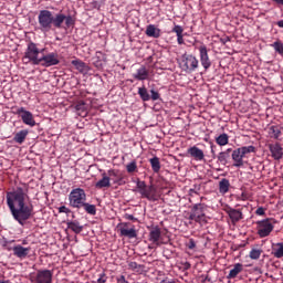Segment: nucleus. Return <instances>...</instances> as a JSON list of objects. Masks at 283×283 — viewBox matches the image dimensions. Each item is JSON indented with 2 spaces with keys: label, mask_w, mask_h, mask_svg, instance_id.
Listing matches in <instances>:
<instances>
[{
  "label": "nucleus",
  "mask_w": 283,
  "mask_h": 283,
  "mask_svg": "<svg viewBox=\"0 0 283 283\" xmlns=\"http://www.w3.org/2000/svg\"><path fill=\"white\" fill-rule=\"evenodd\" d=\"M30 196H28V187H17L12 191L7 192V207L10 213L20 223L21 227L25 226V222L34 216V207L28 205Z\"/></svg>",
  "instance_id": "obj_1"
},
{
  "label": "nucleus",
  "mask_w": 283,
  "mask_h": 283,
  "mask_svg": "<svg viewBox=\"0 0 283 283\" xmlns=\"http://www.w3.org/2000/svg\"><path fill=\"white\" fill-rule=\"evenodd\" d=\"M43 52H45V49H39L36 43L29 42L22 61L25 65H28V63H31V65H41V56H39V54H43Z\"/></svg>",
  "instance_id": "obj_2"
},
{
  "label": "nucleus",
  "mask_w": 283,
  "mask_h": 283,
  "mask_svg": "<svg viewBox=\"0 0 283 283\" xmlns=\"http://www.w3.org/2000/svg\"><path fill=\"white\" fill-rule=\"evenodd\" d=\"M76 20L72 14L65 15V13L59 12L53 15V28H55V30H70V28H74Z\"/></svg>",
  "instance_id": "obj_3"
},
{
  "label": "nucleus",
  "mask_w": 283,
  "mask_h": 283,
  "mask_svg": "<svg viewBox=\"0 0 283 283\" xmlns=\"http://www.w3.org/2000/svg\"><path fill=\"white\" fill-rule=\"evenodd\" d=\"M54 13L50 10H40L38 14V24L41 32H51L53 28Z\"/></svg>",
  "instance_id": "obj_4"
},
{
  "label": "nucleus",
  "mask_w": 283,
  "mask_h": 283,
  "mask_svg": "<svg viewBox=\"0 0 283 283\" xmlns=\"http://www.w3.org/2000/svg\"><path fill=\"white\" fill-rule=\"evenodd\" d=\"M138 193H140L142 198H146L150 202H156L158 198L156 197V187L154 185L147 186L145 181H140L137 179L136 181V189Z\"/></svg>",
  "instance_id": "obj_5"
},
{
  "label": "nucleus",
  "mask_w": 283,
  "mask_h": 283,
  "mask_svg": "<svg viewBox=\"0 0 283 283\" xmlns=\"http://www.w3.org/2000/svg\"><path fill=\"white\" fill-rule=\"evenodd\" d=\"M85 200H87V195L82 188H75L69 195L70 207L73 209H82Z\"/></svg>",
  "instance_id": "obj_6"
},
{
  "label": "nucleus",
  "mask_w": 283,
  "mask_h": 283,
  "mask_svg": "<svg viewBox=\"0 0 283 283\" xmlns=\"http://www.w3.org/2000/svg\"><path fill=\"white\" fill-rule=\"evenodd\" d=\"M198 65H199V62L195 55L185 53L181 56V70L184 72L191 74V72H196V69L198 67Z\"/></svg>",
  "instance_id": "obj_7"
},
{
  "label": "nucleus",
  "mask_w": 283,
  "mask_h": 283,
  "mask_svg": "<svg viewBox=\"0 0 283 283\" xmlns=\"http://www.w3.org/2000/svg\"><path fill=\"white\" fill-rule=\"evenodd\" d=\"M54 277V271L52 270H38L35 273V276H33L32 282L35 283H52V280Z\"/></svg>",
  "instance_id": "obj_8"
},
{
  "label": "nucleus",
  "mask_w": 283,
  "mask_h": 283,
  "mask_svg": "<svg viewBox=\"0 0 283 283\" xmlns=\"http://www.w3.org/2000/svg\"><path fill=\"white\" fill-rule=\"evenodd\" d=\"M59 63H61L59 61V53H42V56H40V65H42V67H52L54 65H59Z\"/></svg>",
  "instance_id": "obj_9"
},
{
  "label": "nucleus",
  "mask_w": 283,
  "mask_h": 283,
  "mask_svg": "<svg viewBox=\"0 0 283 283\" xmlns=\"http://www.w3.org/2000/svg\"><path fill=\"white\" fill-rule=\"evenodd\" d=\"M188 220L193 222H205V206L202 203H197L190 210Z\"/></svg>",
  "instance_id": "obj_10"
},
{
  "label": "nucleus",
  "mask_w": 283,
  "mask_h": 283,
  "mask_svg": "<svg viewBox=\"0 0 283 283\" xmlns=\"http://www.w3.org/2000/svg\"><path fill=\"white\" fill-rule=\"evenodd\" d=\"M199 50V59H200V63L203 67V70H209V67H211V59H209V49H207V45H200L198 48Z\"/></svg>",
  "instance_id": "obj_11"
},
{
  "label": "nucleus",
  "mask_w": 283,
  "mask_h": 283,
  "mask_svg": "<svg viewBox=\"0 0 283 283\" xmlns=\"http://www.w3.org/2000/svg\"><path fill=\"white\" fill-rule=\"evenodd\" d=\"M17 114L22 118V123L24 125H29V127H34L36 125V120H34V115L30 111H25L23 107L18 108Z\"/></svg>",
  "instance_id": "obj_12"
},
{
  "label": "nucleus",
  "mask_w": 283,
  "mask_h": 283,
  "mask_svg": "<svg viewBox=\"0 0 283 283\" xmlns=\"http://www.w3.org/2000/svg\"><path fill=\"white\" fill-rule=\"evenodd\" d=\"M271 231H273V223H271L270 219H264L259 222V235L260 238H266L271 235Z\"/></svg>",
  "instance_id": "obj_13"
},
{
  "label": "nucleus",
  "mask_w": 283,
  "mask_h": 283,
  "mask_svg": "<svg viewBox=\"0 0 283 283\" xmlns=\"http://www.w3.org/2000/svg\"><path fill=\"white\" fill-rule=\"evenodd\" d=\"M163 238V231H160V228L158 226L153 227L148 234L149 242H153V244H156V247H160L163 242L160 239Z\"/></svg>",
  "instance_id": "obj_14"
},
{
  "label": "nucleus",
  "mask_w": 283,
  "mask_h": 283,
  "mask_svg": "<svg viewBox=\"0 0 283 283\" xmlns=\"http://www.w3.org/2000/svg\"><path fill=\"white\" fill-rule=\"evenodd\" d=\"M269 149H270V151L272 154V158H274V160H282L283 148H282V145H280V143L270 144Z\"/></svg>",
  "instance_id": "obj_15"
},
{
  "label": "nucleus",
  "mask_w": 283,
  "mask_h": 283,
  "mask_svg": "<svg viewBox=\"0 0 283 283\" xmlns=\"http://www.w3.org/2000/svg\"><path fill=\"white\" fill-rule=\"evenodd\" d=\"M244 155H242V150L237 148L232 151V160L234 161L233 167L240 168L244 166Z\"/></svg>",
  "instance_id": "obj_16"
},
{
  "label": "nucleus",
  "mask_w": 283,
  "mask_h": 283,
  "mask_svg": "<svg viewBox=\"0 0 283 283\" xmlns=\"http://www.w3.org/2000/svg\"><path fill=\"white\" fill-rule=\"evenodd\" d=\"M133 78H135L136 81H147V78H149V71L145 65H143L137 69L135 74H133Z\"/></svg>",
  "instance_id": "obj_17"
},
{
  "label": "nucleus",
  "mask_w": 283,
  "mask_h": 283,
  "mask_svg": "<svg viewBox=\"0 0 283 283\" xmlns=\"http://www.w3.org/2000/svg\"><path fill=\"white\" fill-rule=\"evenodd\" d=\"M146 36L150 39H160L161 31L159 28H156L154 24H148L145 31Z\"/></svg>",
  "instance_id": "obj_18"
},
{
  "label": "nucleus",
  "mask_w": 283,
  "mask_h": 283,
  "mask_svg": "<svg viewBox=\"0 0 283 283\" xmlns=\"http://www.w3.org/2000/svg\"><path fill=\"white\" fill-rule=\"evenodd\" d=\"M188 154L189 156H191V158L200 161V160H205V151H202V149L198 148L197 146H192L188 149Z\"/></svg>",
  "instance_id": "obj_19"
},
{
  "label": "nucleus",
  "mask_w": 283,
  "mask_h": 283,
  "mask_svg": "<svg viewBox=\"0 0 283 283\" xmlns=\"http://www.w3.org/2000/svg\"><path fill=\"white\" fill-rule=\"evenodd\" d=\"M226 213H228L231 222L235 223V222H240V220H242V211L238 210V209H233V208H228L226 210Z\"/></svg>",
  "instance_id": "obj_20"
},
{
  "label": "nucleus",
  "mask_w": 283,
  "mask_h": 283,
  "mask_svg": "<svg viewBox=\"0 0 283 283\" xmlns=\"http://www.w3.org/2000/svg\"><path fill=\"white\" fill-rule=\"evenodd\" d=\"M107 178H109V182H113V185H120V181L123 178L118 174V170L116 169H109L106 174Z\"/></svg>",
  "instance_id": "obj_21"
},
{
  "label": "nucleus",
  "mask_w": 283,
  "mask_h": 283,
  "mask_svg": "<svg viewBox=\"0 0 283 283\" xmlns=\"http://www.w3.org/2000/svg\"><path fill=\"white\" fill-rule=\"evenodd\" d=\"M30 253V248H24L22 245H15L13 247V255L15 258H28V254Z\"/></svg>",
  "instance_id": "obj_22"
},
{
  "label": "nucleus",
  "mask_w": 283,
  "mask_h": 283,
  "mask_svg": "<svg viewBox=\"0 0 283 283\" xmlns=\"http://www.w3.org/2000/svg\"><path fill=\"white\" fill-rule=\"evenodd\" d=\"M120 235L123 238H128L129 240H133V238H138V233L136 232V228H120L119 229Z\"/></svg>",
  "instance_id": "obj_23"
},
{
  "label": "nucleus",
  "mask_w": 283,
  "mask_h": 283,
  "mask_svg": "<svg viewBox=\"0 0 283 283\" xmlns=\"http://www.w3.org/2000/svg\"><path fill=\"white\" fill-rule=\"evenodd\" d=\"M231 151H233V149L228 148L227 150L219 153L217 158L221 165L224 166L227 163H229V158H231Z\"/></svg>",
  "instance_id": "obj_24"
},
{
  "label": "nucleus",
  "mask_w": 283,
  "mask_h": 283,
  "mask_svg": "<svg viewBox=\"0 0 283 283\" xmlns=\"http://www.w3.org/2000/svg\"><path fill=\"white\" fill-rule=\"evenodd\" d=\"M71 63L81 74H87L90 69L87 67V64H85V62L81 60H73Z\"/></svg>",
  "instance_id": "obj_25"
},
{
  "label": "nucleus",
  "mask_w": 283,
  "mask_h": 283,
  "mask_svg": "<svg viewBox=\"0 0 283 283\" xmlns=\"http://www.w3.org/2000/svg\"><path fill=\"white\" fill-rule=\"evenodd\" d=\"M103 178L99 179L96 184H95V188L96 189H105L108 187H112V182H109V178L107 177V174H102Z\"/></svg>",
  "instance_id": "obj_26"
},
{
  "label": "nucleus",
  "mask_w": 283,
  "mask_h": 283,
  "mask_svg": "<svg viewBox=\"0 0 283 283\" xmlns=\"http://www.w3.org/2000/svg\"><path fill=\"white\" fill-rule=\"evenodd\" d=\"M66 227H67V229L73 231V233H76V234H78V233H81V231H83V226H81V223L77 220L67 221Z\"/></svg>",
  "instance_id": "obj_27"
},
{
  "label": "nucleus",
  "mask_w": 283,
  "mask_h": 283,
  "mask_svg": "<svg viewBox=\"0 0 283 283\" xmlns=\"http://www.w3.org/2000/svg\"><path fill=\"white\" fill-rule=\"evenodd\" d=\"M230 187H231V182L229 181V179L222 178L219 181V193H222V196H224V193H229Z\"/></svg>",
  "instance_id": "obj_28"
},
{
  "label": "nucleus",
  "mask_w": 283,
  "mask_h": 283,
  "mask_svg": "<svg viewBox=\"0 0 283 283\" xmlns=\"http://www.w3.org/2000/svg\"><path fill=\"white\" fill-rule=\"evenodd\" d=\"M270 138H274V140H279L282 136V130L280 129V126H270L268 132Z\"/></svg>",
  "instance_id": "obj_29"
},
{
  "label": "nucleus",
  "mask_w": 283,
  "mask_h": 283,
  "mask_svg": "<svg viewBox=\"0 0 283 283\" xmlns=\"http://www.w3.org/2000/svg\"><path fill=\"white\" fill-rule=\"evenodd\" d=\"M25 138H28V130L22 129L15 133L13 140L14 143H18V145H23V143H25Z\"/></svg>",
  "instance_id": "obj_30"
},
{
  "label": "nucleus",
  "mask_w": 283,
  "mask_h": 283,
  "mask_svg": "<svg viewBox=\"0 0 283 283\" xmlns=\"http://www.w3.org/2000/svg\"><path fill=\"white\" fill-rule=\"evenodd\" d=\"M137 94L139 95V98L144 103H147L148 101H151V96L149 95V91H147V87H145V86L139 87Z\"/></svg>",
  "instance_id": "obj_31"
},
{
  "label": "nucleus",
  "mask_w": 283,
  "mask_h": 283,
  "mask_svg": "<svg viewBox=\"0 0 283 283\" xmlns=\"http://www.w3.org/2000/svg\"><path fill=\"white\" fill-rule=\"evenodd\" d=\"M242 273V264L241 263H235L233 269L230 270V273L228 274V280H233L238 277V275Z\"/></svg>",
  "instance_id": "obj_32"
},
{
  "label": "nucleus",
  "mask_w": 283,
  "mask_h": 283,
  "mask_svg": "<svg viewBox=\"0 0 283 283\" xmlns=\"http://www.w3.org/2000/svg\"><path fill=\"white\" fill-rule=\"evenodd\" d=\"M150 163V167L154 171V174H159L160 172V158H158L157 156L153 157L149 159Z\"/></svg>",
  "instance_id": "obj_33"
},
{
  "label": "nucleus",
  "mask_w": 283,
  "mask_h": 283,
  "mask_svg": "<svg viewBox=\"0 0 283 283\" xmlns=\"http://www.w3.org/2000/svg\"><path fill=\"white\" fill-rule=\"evenodd\" d=\"M272 255H274V258H283V243H276L273 245L272 248Z\"/></svg>",
  "instance_id": "obj_34"
},
{
  "label": "nucleus",
  "mask_w": 283,
  "mask_h": 283,
  "mask_svg": "<svg viewBox=\"0 0 283 283\" xmlns=\"http://www.w3.org/2000/svg\"><path fill=\"white\" fill-rule=\"evenodd\" d=\"M216 143H217V145H220V147H224V145L229 144V135H227V133L219 135L216 138Z\"/></svg>",
  "instance_id": "obj_35"
},
{
  "label": "nucleus",
  "mask_w": 283,
  "mask_h": 283,
  "mask_svg": "<svg viewBox=\"0 0 283 283\" xmlns=\"http://www.w3.org/2000/svg\"><path fill=\"white\" fill-rule=\"evenodd\" d=\"M82 207H83L84 211H86V213H88V216H96V206L95 205L84 201V205Z\"/></svg>",
  "instance_id": "obj_36"
},
{
  "label": "nucleus",
  "mask_w": 283,
  "mask_h": 283,
  "mask_svg": "<svg viewBox=\"0 0 283 283\" xmlns=\"http://www.w3.org/2000/svg\"><path fill=\"white\" fill-rule=\"evenodd\" d=\"M75 109L76 112L80 113V116H86L87 115V111H86V107H85V102H80L75 105Z\"/></svg>",
  "instance_id": "obj_37"
},
{
  "label": "nucleus",
  "mask_w": 283,
  "mask_h": 283,
  "mask_svg": "<svg viewBox=\"0 0 283 283\" xmlns=\"http://www.w3.org/2000/svg\"><path fill=\"white\" fill-rule=\"evenodd\" d=\"M241 150V154L243 155V158L247 154H255V147L254 146H243L239 148Z\"/></svg>",
  "instance_id": "obj_38"
},
{
  "label": "nucleus",
  "mask_w": 283,
  "mask_h": 283,
  "mask_svg": "<svg viewBox=\"0 0 283 283\" xmlns=\"http://www.w3.org/2000/svg\"><path fill=\"white\" fill-rule=\"evenodd\" d=\"M260 255H262V250H260V249H252L250 251L251 260H260Z\"/></svg>",
  "instance_id": "obj_39"
},
{
  "label": "nucleus",
  "mask_w": 283,
  "mask_h": 283,
  "mask_svg": "<svg viewBox=\"0 0 283 283\" xmlns=\"http://www.w3.org/2000/svg\"><path fill=\"white\" fill-rule=\"evenodd\" d=\"M150 101H163L160 93L154 88L150 90Z\"/></svg>",
  "instance_id": "obj_40"
},
{
  "label": "nucleus",
  "mask_w": 283,
  "mask_h": 283,
  "mask_svg": "<svg viewBox=\"0 0 283 283\" xmlns=\"http://www.w3.org/2000/svg\"><path fill=\"white\" fill-rule=\"evenodd\" d=\"M136 169H138V166L136 165V161H130L127 166H126V171L128 174H134V171H136Z\"/></svg>",
  "instance_id": "obj_41"
},
{
  "label": "nucleus",
  "mask_w": 283,
  "mask_h": 283,
  "mask_svg": "<svg viewBox=\"0 0 283 283\" xmlns=\"http://www.w3.org/2000/svg\"><path fill=\"white\" fill-rule=\"evenodd\" d=\"M272 48H274L275 52L279 54H283V43L280 41H276L272 44Z\"/></svg>",
  "instance_id": "obj_42"
},
{
  "label": "nucleus",
  "mask_w": 283,
  "mask_h": 283,
  "mask_svg": "<svg viewBox=\"0 0 283 283\" xmlns=\"http://www.w3.org/2000/svg\"><path fill=\"white\" fill-rule=\"evenodd\" d=\"M172 32H175L177 36H182V32H185V29L177 24L174 27Z\"/></svg>",
  "instance_id": "obj_43"
},
{
  "label": "nucleus",
  "mask_w": 283,
  "mask_h": 283,
  "mask_svg": "<svg viewBox=\"0 0 283 283\" xmlns=\"http://www.w3.org/2000/svg\"><path fill=\"white\" fill-rule=\"evenodd\" d=\"M59 213H66V216H69V213H72V210L65 206H61L59 208Z\"/></svg>",
  "instance_id": "obj_44"
},
{
  "label": "nucleus",
  "mask_w": 283,
  "mask_h": 283,
  "mask_svg": "<svg viewBox=\"0 0 283 283\" xmlns=\"http://www.w3.org/2000/svg\"><path fill=\"white\" fill-rule=\"evenodd\" d=\"M190 193H200V185H193V188L190 189Z\"/></svg>",
  "instance_id": "obj_45"
},
{
  "label": "nucleus",
  "mask_w": 283,
  "mask_h": 283,
  "mask_svg": "<svg viewBox=\"0 0 283 283\" xmlns=\"http://www.w3.org/2000/svg\"><path fill=\"white\" fill-rule=\"evenodd\" d=\"M128 266L129 269H133V271H136V269H138L140 265H138L137 262L132 261L128 263Z\"/></svg>",
  "instance_id": "obj_46"
},
{
  "label": "nucleus",
  "mask_w": 283,
  "mask_h": 283,
  "mask_svg": "<svg viewBox=\"0 0 283 283\" xmlns=\"http://www.w3.org/2000/svg\"><path fill=\"white\" fill-rule=\"evenodd\" d=\"M107 282V280L105 279V274L104 273H101L99 274V277L97 279V282L96 283H105Z\"/></svg>",
  "instance_id": "obj_47"
},
{
  "label": "nucleus",
  "mask_w": 283,
  "mask_h": 283,
  "mask_svg": "<svg viewBox=\"0 0 283 283\" xmlns=\"http://www.w3.org/2000/svg\"><path fill=\"white\" fill-rule=\"evenodd\" d=\"M195 247H196V241L193 239H190L188 242V249L193 250Z\"/></svg>",
  "instance_id": "obj_48"
},
{
  "label": "nucleus",
  "mask_w": 283,
  "mask_h": 283,
  "mask_svg": "<svg viewBox=\"0 0 283 283\" xmlns=\"http://www.w3.org/2000/svg\"><path fill=\"white\" fill-rule=\"evenodd\" d=\"M182 269H184V271H189V269H191V263H189V262H184L182 263Z\"/></svg>",
  "instance_id": "obj_49"
},
{
  "label": "nucleus",
  "mask_w": 283,
  "mask_h": 283,
  "mask_svg": "<svg viewBox=\"0 0 283 283\" xmlns=\"http://www.w3.org/2000/svg\"><path fill=\"white\" fill-rule=\"evenodd\" d=\"M256 216H264L265 211L262 207H259L255 211Z\"/></svg>",
  "instance_id": "obj_50"
},
{
  "label": "nucleus",
  "mask_w": 283,
  "mask_h": 283,
  "mask_svg": "<svg viewBox=\"0 0 283 283\" xmlns=\"http://www.w3.org/2000/svg\"><path fill=\"white\" fill-rule=\"evenodd\" d=\"M125 219H126V220H132V221L138 220V219H136V217H134V214H129V213H126V214H125Z\"/></svg>",
  "instance_id": "obj_51"
},
{
  "label": "nucleus",
  "mask_w": 283,
  "mask_h": 283,
  "mask_svg": "<svg viewBox=\"0 0 283 283\" xmlns=\"http://www.w3.org/2000/svg\"><path fill=\"white\" fill-rule=\"evenodd\" d=\"M117 283H129V281H126L125 275H120L117 277Z\"/></svg>",
  "instance_id": "obj_52"
},
{
  "label": "nucleus",
  "mask_w": 283,
  "mask_h": 283,
  "mask_svg": "<svg viewBox=\"0 0 283 283\" xmlns=\"http://www.w3.org/2000/svg\"><path fill=\"white\" fill-rule=\"evenodd\" d=\"M177 43H178L179 45H184V44H185V39L182 38V35H178V36H177Z\"/></svg>",
  "instance_id": "obj_53"
},
{
  "label": "nucleus",
  "mask_w": 283,
  "mask_h": 283,
  "mask_svg": "<svg viewBox=\"0 0 283 283\" xmlns=\"http://www.w3.org/2000/svg\"><path fill=\"white\" fill-rule=\"evenodd\" d=\"M214 147H216V146H213V145L210 146L213 160H216V158H218V156L216 155V149H214Z\"/></svg>",
  "instance_id": "obj_54"
},
{
  "label": "nucleus",
  "mask_w": 283,
  "mask_h": 283,
  "mask_svg": "<svg viewBox=\"0 0 283 283\" xmlns=\"http://www.w3.org/2000/svg\"><path fill=\"white\" fill-rule=\"evenodd\" d=\"M103 3H105V0H101V3L96 1L94 2V8L101 9V6H103Z\"/></svg>",
  "instance_id": "obj_55"
},
{
  "label": "nucleus",
  "mask_w": 283,
  "mask_h": 283,
  "mask_svg": "<svg viewBox=\"0 0 283 283\" xmlns=\"http://www.w3.org/2000/svg\"><path fill=\"white\" fill-rule=\"evenodd\" d=\"M201 277H202V280H201L202 283H205V282H207V281H208V282L211 281V279L209 277V275H206V276H205V275H201Z\"/></svg>",
  "instance_id": "obj_56"
},
{
  "label": "nucleus",
  "mask_w": 283,
  "mask_h": 283,
  "mask_svg": "<svg viewBox=\"0 0 283 283\" xmlns=\"http://www.w3.org/2000/svg\"><path fill=\"white\" fill-rule=\"evenodd\" d=\"M274 3H277V6H283V0H272Z\"/></svg>",
  "instance_id": "obj_57"
},
{
  "label": "nucleus",
  "mask_w": 283,
  "mask_h": 283,
  "mask_svg": "<svg viewBox=\"0 0 283 283\" xmlns=\"http://www.w3.org/2000/svg\"><path fill=\"white\" fill-rule=\"evenodd\" d=\"M276 25H277L279 28H283V20L277 21V22H276Z\"/></svg>",
  "instance_id": "obj_58"
},
{
  "label": "nucleus",
  "mask_w": 283,
  "mask_h": 283,
  "mask_svg": "<svg viewBox=\"0 0 283 283\" xmlns=\"http://www.w3.org/2000/svg\"><path fill=\"white\" fill-rule=\"evenodd\" d=\"M230 39L229 38H226V39H221V43L226 44L227 42H229Z\"/></svg>",
  "instance_id": "obj_59"
},
{
  "label": "nucleus",
  "mask_w": 283,
  "mask_h": 283,
  "mask_svg": "<svg viewBox=\"0 0 283 283\" xmlns=\"http://www.w3.org/2000/svg\"><path fill=\"white\" fill-rule=\"evenodd\" d=\"M0 283H10V281H0Z\"/></svg>",
  "instance_id": "obj_60"
},
{
  "label": "nucleus",
  "mask_w": 283,
  "mask_h": 283,
  "mask_svg": "<svg viewBox=\"0 0 283 283\" xmlns=\"http://www.w3.org/2000/svg\"><path fill=\"white\" fill-rule=\"evenodd\" d=\"M168 283H174V282L169 281Z\"/></svg>",
  "instance_id": "obj_61"
}]
</instances>
